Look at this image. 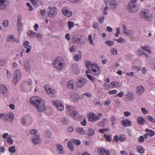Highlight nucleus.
Here are the masks:
<instances>
[{
    "label": "nucleus",
    "mask_w": 155,
    "mask_h": 155,
    "mask_svg": "<svg viewBox=\"0 0 155 155\" xmlns=\"http://www.w3.org/2000/svg\"><path fill=\"white\" fill-rule=\"evenodd\" d=\"M71 97L73 101L75 103L77 102L81 98L80 96L78 94L76 93L72 94Z\"/></svg>",
    "instance_id": "f3484780"
},
{
    "label": "nucleus",
    "mask_w": 155,
    "mask_h": 155,
    "mask_svg": "<svg viewBox=\"0 0 155 155\" xmlns=\"http://www.w3.org/2000/svg\"><path fill=\"white\" fill-rule=\"evenodd\" d=\"M5 117V120H7L9 119L10 122H13L14 120V115L12 112H9L6 114Z\"/></svg>",
    "instance_id": "dca6fc26"
},
{
    "label": "nucleus",
    "mask_w": 155,
    "mask_h": 155,
    "mask_svg": "<svg viewBox=\"0 0 155 155\" xmlns=\"http://www.w3.org/2000/svg\"><path fill=\"white\" fill-rule=\"evenodd\" d=\"M38 132V131L35 129H33L30 131V133L32 135H35Z\"/></svg>",
    "instance_id": "338daca9"
},
{
    "label": "nucleus",
    "mask_w": 155,
    "mask_h": 155,
    "mask_svg": "<svg viewBox=\"0 0 155 155\" xmlns=\"http://www.w3.org/2000/svg\"><path fill=\"white\" fill-rule=\"evenodd\" d=\"M119 140L121 141H124L125 139V137L124 135H121L119 138Z\"/></svg>",
    "instance_id": "6e6d98bb"
},
{
    "label": "nucleus",
    "mask_w": 155,
    "mask_h": 155,
    "mask_svg": "<svg viewBox=\"0 0 155 155\" xmlns=\"http://www.w3.org/2000/svg\"><path fill=\"white\" fill-rule=\"evenodd\" d=\"M87 78L92 82L94 83L96 80V78L94 77L89 75H87Z\"/></svg>",
    "instance_id": "c9c22d12"
},
{
    "label": "nucleus",
    "mask_w": 155,
    "mask_h": 155,
    "mask_svg": "<svg viewBox=\"0 0 155 155\" xmlns=\"http://www.w3.org/2000/svg\"><path fill=\"white\" fill-rule=\"evenodd\" d=\"M21 87L24 91H30L32 88V81L29 80L28 81L24 82L21 84Z\"/></svg>",
    "instance_id": "423d86ee"
},
{
    "label": "nucleus",
    "mask_w": 155,
    "mask_h": 155,
    "mask_svg": "<svg viewBox=\"0 0 155 155\" xmlns=\"http://www.w3.org/2000/svg\"><path fill=\"white\" fill-rule=\"evenodd\" d=\"M141 110L142 113L144 114H146L148 113V111L147 110H146L145 108L142 107L141 108Z\"/></svg>",
    "instance_id": "0e129e2a"
},
{
    "label": "nucleus",
    "mask_w": 155,
    "mask_h": 155,
    "mask_svg": "<svg viewBox=\"0 0 155 155\" xmlns=\"http://www.w3.org/2000/svg\"><path fill=\"white\" fill-rule=\"evenodd\" d=\"M137 0H132L129 2L127 9L129 12L132 13H134L137 12L138 10L137 5Z\"/></svg>",
    "instance_id": "20e7f679"
},
{
    "label": "nucleus",
    "mask_w": 155,
    "mask_h": 155,
    "mask_svg": "<svg viewBox=\"0 0 155 155\" xmlns=\"http://www.w3.org/2000/svg\"><path fill=\"white\" fill-rule=\"evenodd\" d=\"M99 125L101 127H104L105 125V122L104 120H102L99 123Z\"/></svg>",
    "instance_id": "680f3d73"
},
{
    "label": "nucleus",
    "mask_w": 155,
    "mask_h": 155,
    "mask_svg": "<svg viewBox=\"0 0 155 155\" xmlns=\"http://www.w3.org/2000/svg\"><path fill=\"white\" fill-rule=\"evenodd\" d=\"M75 130L76 132L82 135H84L85 134V131L82 128L77 127L75 129Z\"/></svg>",
    "instance_id": "a878e982"
},
{
    "label": "nucleus",
    "mask_w": 155,
    "mask_h": 155,
    "mask_svg": "<svg viewBox=\"0 0 155 155\" xmlns=\"http://www.w3.org/2000/svg\"><path fill=\"white\" fill-rule=\"evenodd\" d=\"M48 9H50V10L48 12V16L51 18H54L57 13V8L55 7H49Z\"/></svg>",
    "instance_id": "0eeeda50"
},
{
    "label": "nucleus",
    "mask_w": 155,
    "mask_h": 155,
    "mask_svg": "<svg viewBox=\"0 0 155 155\" xmlns=\"http://www.w3.org/2000/svg\"><path fill=\"white\" fill-rule=\"evenodd\" d=\"M94 131L92 129L90 128L88 131L87 132V134L89 136H91L94 134Z\"/></svg>",
    "instance_id": "f704fd0d"
},
{
    "label": "nucleus",
    "mask_w": 155,
    "mask_h": 155,
    "mask_svg": "<svg viewBox=\"0 0 155 155\" xmlns=\"http://www.w3.org/2000/svg\"><path fill=\"white\" fill-rule=\"evenodd\" d=\"M9 150L12 153H14L16 151L15 147L14 146H11L9 147Z\"/></svg>",
    "instance_id": "8fccbe9b"
},
{
    "label": "nucleus",
    "mask_w": 155,
    "mask_h": 155,
    "mask_svg": "<svg viewBox=\"0 0 155 155\" xmlns=\"http://www.w3.org/2000/svg\"><path fill=\"white\" fill-rule=\"evenodd\" d=\"M126 98L129 101H132L134 98V95L132 92H128L126 95Z\"/></svg>",
    "instance_id": "b1692460"
},
{
    "label": "nucleus",
    "mask_w": 155,
    "mask_h": 155,
    "mask_svg": "<svg viewBox=\"0 0 155 155\" xmlns=\"http://www.w3.org/2000/svg\"><path fill=\"white\" fill-rule=\"evenodd\" d=\"M35 33L29 31L27 32L28 36L29 37H36V36H35Z\"/></svg>",
    "instance_id": "72a5a7b5"
},
{
    "label": "nucleus",
    "mask_w": 155,
    "mask_h": 155,
    "mask_svg": "<svg viewBox=\"0 0 155 155\" xmlns=\"http://www.w3.org/2000/svg\"><path fill=\"white\" fill-rule=\"evenodd\" d=\"M109 4L110 7L112 10L115 9L117 7V2L114 0H110Z\"/></svg>",
    "instance_id": "4be33fe9"
},
{
    "label": "nucleus",
    "mask_w": 155,
    "mask_h": 155,
    "mask_svg": "<svg viewBox=\"0 0 155 155\" xmlns=\"http://www.w3.org/2000/svg\"><path fill=\"white\" fill-rule=\"evenodd\" d=\"M68 24L69 29H70L71 28H73L74 25V23L71 21H68Z\"/></svg>",
    "instance_id": "c03bdc74"
},
{
    "label": "nucleus",
    "mask_w": 155,
    "mask_h": 155,
    "mask_svg": "<svg viewBox=\"0 0 155 155\" xmlns=\"http://www.w3.org/2000/svg\"><path fill=\"white\" fill-rule=\"evenodd\" d=\"M71 140L72 143H74L77 146L80 145L81 143V142L79 140L72 139Z\"/></svg>",
    "instance_id": "2f4dec72"
},
{
    "label": "nucleus",
    "mask_w": 155,
    "mask_h": 155,
    "mask_svg": "<svg viewBox=\"0 0 155 155\" xmlns=\"http://www.w3.org/2000/svg\"><path fill=\"white\" fill-rule=\"evenodd\" d=\"M62 122L64 125H66L68 124V120L67 119L64 118L62 119Z\"/></svg>",
    "instance_id": "49530a36"
},
{
    "label": "nucleus",
    "mask_w": 155,
    "mask_h": 155,
    "mask_svg": "<svg viewBox=\"0 0 155 155\" xmlns=\"http://www.w3.org/2000/svg\"><path fill=\"white\" fill-rule=\"evenodd\" d=\"M82 57V54L81 51H79L78 54L76 55L74 57V60L75 61H78L79 59H80Z\"/></svg>",
    "instance_id": "c85d7f7f"
},
{
    "label": "nucleus",
    "mask_w": 155,
    "mask_h": 155,
    "mask_svg": "<svg viewBox=\"0 0 155 155\" xmlns=\"http://www.w3.org/2000/svg\"><path fill=\"white\" fill-rule=\"evenodd\" d=\"M33 143L34 145L39 144L41 143V140L38 135L33 136L32 138Z\"/></svg>",
    "instance_id": "4468645a"
},
{
    "label": "nucleus",
    "mask_w": 155,
    "mask_h": 155,
    "mask_svg": "<svg viewBox=\"0 0 155 155\" xmlns=\"http://www.w3.org/2000/svg\"><path fill=\"white\" fill-rule=\"evenodd\" d=\"M141 48L145 50L146 51H147L149 53L150 52V50L149 49V48L147 47L142 46L141 47Z\"/></svg>",
    "instance_id": "bf43d9fd"
},
{
    "label": "nucleus",
    "mask_w": 155,
    "mask_h": 155,
    "mask_svg": "<svg viewBox=\"0 0 155 155\" xmlns=\"http://www.w3.org/2000/svg\"><path fill=\"white\" fill-rule=\"evenodd\" d=\"M73 143L71 141V140L68 141L67 143L68 147L71 151H73L74 150V147L73 145Z\"/></svg>",
    "instance_id": "cd10ccee"
},
{
    "label": "nucleus",
    "mask_w": 155,
    "mask_h": 155,
    "mask_svg": "<svg viewBox=\"0 0 155 155\" xmlns=\"http://www.w3.org/2000/svg\"><path fill=\"white\" fill-rule=\"evenodd\" d=\"M98 152L100 155H109V152L104 148H98Z\"/></svg>",
    "instance_id": "aec40b11"
},
{
    "label": "nucleus",
    "mask_w": 155,
    "mask_h": 155,
    "mask_svg": "<svg viewBox=\"0 0 155 155\" xmlns=\"http://www.w3.org/2000/svg\"><path fill=\"white\" fill-rule=\"evenodd\" d=\"M137 54L139 56H141L145 54L144 52L142 50L138 49L137 51Z\"/></svg>",
    "instance_id": "de8ad7c7"
},
{
    "label": "nucleus",
    "mask_w": 155,
    "mask_h": 155,
    "mask_svg": "<svg viewBox=\"0 0 155 155\" xmlns=\"http://www.w3.org/2000/svg\"><path fill=\"white\" fill-rule=\"evenodd\" d=\"M116 40L117 42L121 43H124L125 42V40L123 39L121 37H119V38Z\"/></svg>",
    "instance_id": "a18cd8bd"
},
{
    "label": "nucleus",
    "mask_w": 155,
    "mask_h": 155,
    "mask_svg": "<svg viewBox=\"0 0 155 155\" xmlns=\"http://www.w3.org/2000/svg\"><path fill=\"white\" fill-rule=\"evenodd\" d=\"M9 91L6 87L3 84L0 85V93L4 96H6Z\"/></svg>",
    "instance_id": "9b49d317"
},
{
    "label": "nucleus",
    "mask_w": 155,
    "mask_h": 155,
    "mask_svg": "<svg viewBox=\"0 0 155 155\" xmlns=\"http://www.w3.org/2000/svg\"><path fill=\"white\" fill-rule=\"evenodd\" d=\"M29 42L27 41L24 42L23 46L26 48H27L26 51L27 53H28L30 51V49H31V47L29 45Z\"/></svg>",
    "instance_id": "5701e85b"
},
{
    "label": "nucleus",
    "mask_w": 155,
    "mask_h": 155,
    "mask_svg": "<svg viewBox=\"0 0 155 155\" xmlns=\"http://www.w3.org/2000/svg\"><path fill=\"white\" fill-rule=\"evenodd\" d=\"M144 91V87L141 85L137 86L136 88V91L137 94L140 95L143 93Z\"/></svg>",
    "instance_id": "6ab92c4d"
},
{
    "label": "nucleus",
    "mask_w": 155,
    "mask_h": 155,
    "mask_svg": "<svg viewBox=\"0 0 155 155\" xmlns=\"http://www.w3.org/2000/svg\"><path fill=\"white\" fill-rule=\"evenodd\" d=\"M35 36H36V37H37L38 39H40L42 37V35L40 33H35Z\"/></svg>",
    "instance_id": "69168bd1"
},
{
    "label": "nucleus",
    "mask_w": 155,
    "mask_h": 155,
    "mask_svg": "<svg viewBox=\"0 0 155 155\" xmlns=\"http://www.w3.org/2000/svg\"><path fill=\"white\" fill-rule=\"evenodd\" d=\"M85 65L90 72L94 75H98L101 73V70L98 65L93 64L88 61H85Z\"/></svg>",
    "instance_id": "f03ea898"
},
{
    "label": "nucleus",
    "mask_w": 155,
    "mask_h": 155,
    "mask_svg": "<svg viewBox=\"0 0 155 155\" xmlns=\"http://www.w3.org/2000/svg\"><path fill=\"white\" fill-rule=\"evenodd\" d=\"M14 79L13 81L15 83V84H16L17 82L19 81L21 78L20 71L18 70L15 71L14 73Z\"/></svg>",
    "instance_id": "1a4fd4ad"
},
{
    "label": "nucleus",
    "mask_w": 155,
    "mask_h": 155,
    "mask_svg": "<svg viewBox=\"0 0 155 155\" xmlns=\"http://www.w3.org/2000/svg\"><path fill=\"white\" fill-rule=\"evenodd\" d=\"M56 91L54 88H51L49 89L47 93L49 96L51 97H56Z\"/></svg>",
    "instance_id": "412c9836"
},
{
    "label": "nucleus",
    "mask_w": 155,
    "mask_h": 155,
    "mask_svg": "<svg viewBox=\"0 0 155 155\" xmlns=\"http://www.w3.org/2000/svg\"><path fill=\"white\" fill-rule=\"evenodd\" d=\"M108 9V8L107 5L105 6V7L103 9V15H106L107 14V10Z\"/></svg>",
    "instance_id": "e2e57ef3"
},
{
    "label": "nucleus",
    "mask_w": 155,
    "mask_h": 155,
    "mask_svg": "<svg viewBox=\"0 0 155 155\" xmlns=\"http://www.w3.org/2000/svg\"><path fill=\"white\" fill-rule=\"evenodd\" d=\"M140 16L146 20L150 21L152 18V15L150 11L147 9H144L141 12Z\"/></svg>",
    "instance_id": "39448f33"
},
{
    "label": "nucleus",
    "mask_w": 155,
    "mask_h": 155,
    "mask_svg": "<svg viewBox=\"0 0 155 155\" xmlns=\"http://www.w3.org/2000/svg\"><path fill=\"white\" fill-rule=\"evenodd\" d=\"M32 2L33 5L35 6H36L38 4V0H30Z\"/></svg>",
    "instance_id": "052dcab7"
},
{
    "label": "nucleus",
    "mask_w": 155,
    "mask_h": 155,
    "mask_svg": "<svg viewBox=\"0 0 155 155\" xmlns=\"http://www.w3.org/2000/svg\"><path fill=\"white\" fill-rule=\"evenodd\" d=\"M104 137H105L106 138L107 141H111V136L110 135H107L106 134H105L104 135Z\"/></svg>",
    "instance_id": "864d4df0"
},
{
    "label": "nucleus",
    "mask_w": 155,
    "mask_h": 155,
    "mask_svg": "<svg viewBox=\"0 0 155 155\" xmlns=\"http://www.w3.org/2000/svg\"><path fill=\"white\" fill-rule=\"evenodd\" d=\"M6 5L5 4L0 3V10H5L6 8Z\"/></svg>",
    "instance_id": "37998d69"
},
{
    "label": "nucleus",
    "mask_w": 155,
    "mask_h": 155,
    "mask_svg": "<svg viewBox=\"0 0 155 155\" xmlns=\"http://www.w3.org/2000/svg\"><path fill=\"white\" fill-rule=\"evenodd\" d=\"M18 21L17 22V27L18 30L21 29L23 27V25L21 22V16L20 14H19L17 16Z\"/></svg>",
    "instance_id": "2eb2a0df"
},
{
    "label": "nucleus",
    "mask_w": 155,
    "mask_h": 155,
    "mask_svg": "<svg viewBox=\"0 0 155 155\" xmlns=\"http://www.w3.org/2000/svg\"><path fill=\"white\" fill-rule=\"evenodd\" d=\"M2 25L5 27L7 26L8 25V20H4L2 22Z\"/></svg>",
    "instance_id": "4d7b16f0"
},
{
    "label": "nucleus",
    "mask_w": 155,
    "mask_h": 155,
    "mask_svg": "<svg viewBox=\"0 0 155 155\" xmlns=\"http://www.w3.org/2000/svg\"><path fill=\"white\" fill-rule=\"evenodd\" d=\"M81 39L76 37L75 36H73L72 37L71 40L74 43L75 42L77 44H79L81 41Z\"/></svg>",
    "instance_id": "c756f323"
},
{
    "label": "nucleus",
    "mask_w": 155,
    "mask_h": 155,
    "mask_svg": "<svg viewBox=\"0 0 155 155\" xmlns=\"http://www.w3.org/2000/svg\"><path fill=\"white\" fill-rule=\"evenodd\" d=\"M146 132L149 133V134H149L150 136H153L155 134L154 132L151 130L146 129Z\"/></svg>",
    "instance_id": "58836bf2"
},
{
    "label": "nucleus",
    "mask_w": 155,
    "mask_h": 155,
    "mask_svg": "<svg viewBox=\"0 0 155 155\" xmlns=\"http://www.w3.org/2000/svg\"><path fill=\"white\" fill-rule=\"evenodd\" d=\"M75 84L73 80H70L67 82V87L68 89H73L74 88Z\"/></svg>",
    "instance_id": "a211bd4d"
},
{
    "label": "nucleus",
    "mask_w": 155,
    "mask_h": 155,
    "mask_svg": "<svg viewBox=\"0 0 155 155\" xmlns=\"http://www.w3.org/2000/svg\"><path fill=\"white\" fill-rule=\"evenodd\" d=\"M122 124L125 127H129L131 125V123L130 121L126 119L122 121Z\"/></svg>",
    "instance_id": "bb28decb"
},
{
    "label": "nucleus",
    "mask_w": 155,
    "mask_h": 155,
    "mask_svg": "<svg viewBox=\"0 0 155 155\" xmlns=\"http://www.w3.org/2000/svg\"><path fill=\"white\" fill-rule=\"evenodd\" d=\"M71 115L74 117H77L79 116V113L76 111H73L71 113Z\"/></svg>",
    "instance_id": "ea45409f"
},
{
    "label": "nucleus",
    "mask_w": 155,
    "mask_h": 155,
    "mask_svg": "<svg viewBox=\"0 0 155 155\" xmlns=\"http://www.w3.org/2000/svg\"><path fill=\"white\" fill-rule=\"evenodd\" d=\"M24 67L25 70L27 71H29L31 69V67L28 61L25 60L24 62Z\"/></svg>",
    "instance_id": "393cba45"
},
{
    "label": "nucleus",
    "mask_w": 155,
    "mask_h": 155,
    "mask_svg": "<svg viewBox=\"0 0 155 155\" xmlns=\"http://www.w3.org/2000/svg\"><path fill=\"white\" fill-rule=\"evenodd\" d=\"M15 37L13 35H11L8 37V38L6 39V41L9 42V41H14Z\"/></svg>",
    "instance_id": "473e14b6"
},
{
    "label": "nucleus",
    "mask_w": 155,
    "mask_h": 155,
    "mask_svg": "<svg viewBox=\"0 0 155 155\" xmlns=\"http://www.w3.org/2000/svg\"><path fill=\"white\" fill-rule=\"evenodd\" d=\"M66 107L67 109V110H68L69 112L73 110L74 109V108L72 106L69 105H66Z\"/></svg>",
    "instance_id": "3c124183"
},
{
    "label": "nucleus",
    "mask_w": 155,
    "mask_h": 155,
    "mask_svg": "<svg viewBox=\"0 0 155 155\" xmlns=\"http://www.w3.org/2000/svg\"><path fill=\"white\" fill-rule=\"evenodd\" d=\"M137 121L139 124L143 125L145 122V120L143 117H140L138 118Z\"/></svg>",
    "instance_id": "7c9ffc66"
},
{
    "label": "nucleus",
    "mask_w": 155,
    "mask_h": 155,
    "mask_svg": "<svg viewBox=\"0 0 155 155\" xmlns=\"http://www.w3.org/2000/svg\"><path fill=\"white\" fill-rule=\"evenodd\" d=\"M137 152L140 153H143L144 152V150L143 147L141 146H138L137 148Z\"/></svg>",
    "instance_id": "4c0bfd02"
},
{
    "label": "nucleus",
    "mask_w": 155,
    "mask_h": 155,
    "mask_svg": "<svg viewBox=\"0 0 155 155\" xmlns=\"http://www.w3.org/2000/svg\"><path fill=\"white\" fill-rule=\"evenodd\" d=\"M148 119L152 122H155V119H154L153 117L150 116H148L147 117Z\"/></svg>",
    "instance_id": "5fc2aeb1"
},
{
    "label": "nucleus",
    "mask_w": 155,
    "mask_h": 155,
    "mask_svg": "<svg viewBox=\"0 0 155 155\" xmlns=\"http://www.w3.org/2000/svg\"><path fill=\"white\" fill-rule=\"evenodd\" d=\"M87 81L85 78H81L80 79L76 82V85L77 87L81 88L84 86Z\"/></svg>",
    "instance_id": "9d476101"
},
{
    "label": "nucleus",
    "mask_w": 155,
    "mask_h": 155,
    "mask_svg": "<svg viewBox=\"0 0 155 155\" xmlns=\"http://www.w3.org/2000/svg\"><path fill=\"white\" fill-rule=\"evenodd\" d=\"M104 20V17L103 16H102L100 17L98 19V21L100 23H102Z\"/></svg>",
    "instance_id": "13d9d810"
},
{
    "label": "nucleus",
    "mask_w": 155,
    "mask_h": 155,
    "mask_svg": "<svg viewBox=\"0 0 155 155\" xmlns=\"http://www.w3.org/2000/svg\"><path fill=\"white\" fill-rule=\"evenodd\" d=\"M111 52L112 54L114 55L117 54V49L115 48H112L111 49Z\"/></svg>",
    "instance_id": "603ef678"
},
{
    "label": "nucleus",
    "mask_w": 155,
    "mask_h": 155,
    "mask_svg": "<svg viewBox=\"0 0 155 155\" xmlns=\"http://www.w3.org/2000/svg\"><path fill=\"white\" fill-rule=\"evenodd\" d=\"M52 104L58 109L60 111H62L64 110V106L62 103L59 101H54Z\"/></svg>",
    "instance_id": "6e6552de"
},
{
    "label": "nucleus",
    "mask_w": 155,
    "mask_h": 155,
    "mask_svg": "<svg viewBox=\"0 0 155 155\" xmlns=\"http://www.w3.org/2000/svg\"><path fill=\"white\" fill-rule=\"evenodd\" d=\"M105 44L107 45L111 46L113 45L114 42L113 41H107L105 42Z\"/></svg>",
    "instance_id": "09e8293b"
},
{
    "label": "nucleus",
    "mask_w": 155,
    "mask_h": 155,
    "mask_svg": "<svg viewBox=\"0 0 155 155\" xmlns=\"http://www.w3.org/2000/svg\"><path fill=\"white\" fill-rule=\"evenodd\" d=\"M110 84L112 85L113 87H120L119 86V83L117 82H111Z\"/></svg>",
    "instance_id": "79ce46f5"
},
{
    "label": "nucleus",
    "mask_w": 155,
    "mask_h": 155,
    "mask_svg": "<svg viewBox=\"0 0 155 155\" xmlns=\"http://www.w3.org/2000/svg\"><path fill=\"white\" fill-rule=\"evenodd\" d=\"M88 39L89 41L90 44L92 46L95 45V44L93 42L92 39V36L91 35H89L88 36Z\"/></svg>",
    "instance_id": "e433bc0d"
},
{
    "label": "nucleus",
    "mask_w": 155,
    "mask_h": 155,
    "mask_svg": "<svg viewBox=\"0 0 155 155\" xmlns=\"http://www.w3.org/2000/svg\"><path fill=\"white\" fill-rule=\"evenodd\" d=\"M63 59L61 57H58L53 61L54 67L57 70H61L64 66L63 63Z\"/></svg>",
    "instance_id": "7ed1b4c3"
},
{
    "label": "nucleus",
    "mask_w": 155,
    "mask_h": 155,
    "mask_svg": "<svg viewBox=\"0 0 155 155\" xmlns=\"http://www.w3.org/2000/svg\"><path fill=\"white\" fill-rule=\"evenodd\" d=\"M56 147L58 150L60 151L61 152L60 153L62 154L63 153L61 152L63 151V147L60 144H57Z\"/></svg>",
    "instance_id": "a19ab883"
},
{
    "label": "nucleus",
    "mask_w": 155,
    "mask_h": 155,
    "mask_svg": "<svg viewBox=\"0 0 155 155\" xmlns=\"http://www.w3.org/2000/svg\"><path fill=\"white\" fill-rule=\"evenodd\" d=\"M30 103L35 107L39 112L44 111L45 109V106L43 102L37 97H32L30 100Z\"/></svg>",
    "instance_id": "f257e3e1"
},
{
    "label": "nucleus",
    "mask_w": 155,
    "mask_h": 155,
    "mask_svg": "<svg viewBox=\"0 0 155 155\" xmlns=\"http://www.w3.org/2000/svg\"><path fill=\"white\" fill-rule=\"evenodd\" d=\"M99 26V25L98 23L97 22H95L93 23V27L94 28L96 29Z\"/></svg>",
    "instance_id": "774afa93"
},
{
    "label": "nucleus",
    "mask_w": 155,
    "mask_h": 155,
    "mask_svg": "<svg viewBox=\"0 0 155 155\" xmlns=\"http://www.w3.org/2000/svg\"><path fill=\"white\" fill-rule=\"evenodd\" d=\"M101 119V117L94 113L91 114L89 117V120L91 121H95Z\"/></svg>",
    "instance_id": "f8f14e48"
},
{
    "label": "nucleus",
    "mask_w": 155,
    "mask_h": 155,
    "mask_svg": "<svg viewBox=\"0 0 155 155\" xmlns=\"http://www.w3.org/2000/svg\"><path fill=\"white\" fill-rule=\"evenodd\" d=\"M62 12L64 16L68 17L71 16L72 14V12L68 10L67 8L65 7L62 8Z\"/></svg>",
    "instance_id": "ddd939ff"
}]
</instances>
